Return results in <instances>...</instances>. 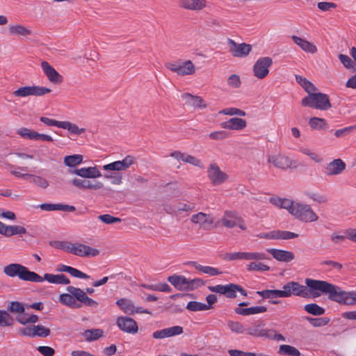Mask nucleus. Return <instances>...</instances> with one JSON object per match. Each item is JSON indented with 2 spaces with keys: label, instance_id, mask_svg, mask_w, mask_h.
<instances>
[{
  "label": "nucleus",
  "instance_id": "obj_60",
  "mask_svg": "<svg viewBox=\"0 0 356 356\" xmlns=\"http://www.w3.org/2000/svg\"><path fill=\"white\" fill-rule=\"evenodd\" d=\"M98 219L106 224H113L120 222L122 220L109 214H104L98 216Z\"/></svg>",
  "mask_w": 356,
  "mask_h": 356
},
{
  "label": "nucleus",
  "instance_id": "obj_9",
  "mask_svg": "<svg viewBox=\"0 0 356 356\" xmlns=\"http://www.w3.org/2000/svg\"><path fill=\"white\" fill-rule=\"evenodd\" d=\"M207 178L213 186H221L229 180V175L223 171L215 162L209 164L207 169Z\"/></svg>",
  "mask_w": 356,
  "mask_h": 356
},
{
  "label": "nucleus",
  "instance_id": "obj_8",
  "mask_svg": "<svg viewBox=\"0 0 356 356\" xmlns=\"http://www.w3.org/2000/svg\"><path fill=\"white\" fill-rule=\"evenodd\" d=\"M190 220L193 225L205 231L213 230L217 227L216 218L211 213L197 212L191 216Z\"/></svg>",
  "mask_w": 356,
  "mask_h": 356
},
{
  "label": "nucleus",
  "instance_id": "obj_27",
  "mask_svg": "<svg viewBox=\"0 0 356 356\" xmlns=\"http://www.w3.org/2000/svg\"><path fill=\"white\" fill-rule=\"evenodd\" d=\"M179 7L182 9L200 11L207 6L206 0H179Z\"/></svg>",
  "mask_w": 356,
  "mask_h": 356
},
{
  "label": "nucleus",
  "instance_id": "obj_61",
  "mask_svg": "<svg viewBox=\"0 0 356 356\" xmlns=\"http://www.w3.org/2000/svg\"><path fill=\"white\" fill-rule=\"evenodd\" d=\"M104 177L110 179L113 185H120L122 182V175L120 173H114L111 175H105Z\"/></svg>",
  "mask_w": 356,
  "mask_h": 356
},
{
  "label": "nucleus",
  "instance_id": "obj_49",
  "mask_svg": "<svg viewBox=\"0 0 356 356\" xmlns=\"http://www.w3.org/2000/svg\"><path fill=\"white\" fill-rule=\"evenodd\" d=\"M304 309L307 313L315 316L323 315L325 313V309L315 303L305 305Z\"/></svg>",
  "mask_w": 356,
  "mask_h": 356
},
{
  "label": "nucleus",
  "instance_id": "obj_63",
  "mask_svg": "<svg viewBox=\"0 0 356 356\" xmlns=\"http://www.w3.org/2000/svg\"><path fill=\"white\" fill-rule=\"evenodd\" d=\"M37 350L40 353H41L44 356H53L55 353L54 349L49 346H38L37 348Z\"/></svg>",
  "mask_w": 356,
  "mask_h": 356
},
{
  "label": "nucleus",
  "instance_id": "obj_40",
  "mask_svg": "<svg viewBox=\"0 0 356 356\" xmlns=\"http://www.w3.org/2000/svg\"><path fill=\"white\" fill-rule=\"evenodd\" d=\"M116 305L125 314L133 315L135 305L132 300L127 298H120L117 300Z\"/></svg>",
  "mask_w": 356,
  "mask_h": 356
},
{
  "label": "nucleus",
  "instance_id": "obj_6",
  "mask_svg": "<svg viewBox=\"0 0 356 356\" xmlns=\"http://www.w3.org/2000/svg\"><path fill=\"white\" fill-rule=\"evenodd\" d=\"M60 248L66 252L80 257H97L100 252L97 248L79 242H63L60 244Z\"/></svg>",
  "mask_w": 356,
  "mask_h": 356
},
{
  "label": "nucleus",
  "instance_id": "obj_32",
  "mask_svg": "<svg viewBox=\"0 0 356 356\" xmlns=\"http://www.w3.org/2000/svg\"><path fill=\"white\" fill-rule=\"evenodd\" d=\"M168 281L178 290H188V279L184 276L177 275L169 276Z\"/></svg>",
  "mask_w": 356,
  "mask_h": 356
},
{
  "label": "nucleus",
  "instance_id": "obj_23",
  "mask_svg": "<svg viewBox=\"0 0 356 356\" xmlns=\"http://www.w3.org/2000/svg\"><path fill=\"white\" fill-rule=\"evenodd\" d=\"M118 327L123 332L129 334H136L138 330L137 323L131 318L119 316L116 319Z\"/></svg>",
  "mask_w": 356,
  "mask_h": 356
},
{
  "label": "nucleus",
  "instance_id": "obj_17",
  "mask_svg": "<svg viewBox=\"0 0 356 356\" xmlns=\"http://www.w3.org/2000/svg\"><path fill=\"white\" fill-rule=\"evenodd\" d=\"M229 51L236 58L247 57L252 51V45L245 42L237 43L233 40H228Z\"/></svg>",
  "mask_w": 356,
  "mask_h": 356
},
{
  "label": "nucleus",
  "instance_id": "obj_25",
  "mask_svg": "<svg viewBox=\"0 0 356 356\" xmlns=\"http://www.w3.org/2000/svg\"><path fill=\"white\" fill-rule=\"evenodd\" d=\"M181 99L186 105L195 109H204L207 108V104L200 96L185 92L181 95Z\"/></svg>",
  "mask_w": 356,
  "mask_h": 356
},
{
  "label": "nucleus",
  "instance_id": "obj_12",
  "mask_svg": "<svg viewBox=\"0 0 356 356\" xmlns=\"http://www.w3.org/2000/svg\"><path fill=\"white\" fill-rule=\"evenodd\" d=\"M266 162L268 164L282 170H287L296 167V161L281 153L268 154L266 155Z\"/></svg>",
  "mask_w": 356,
  "mask_h": 356
},
{
  "label": "nucleus",
  "instance_id": "obj_24",
  "mask_svg": "<svg viewBox=\"0 0 356 356\" xmlns=\"http://www.w3.org/2000/svg\"><path fill=\"white\" fill-rule=\"evenodd\" d=\"M41 68L47 79L52 83L58 85L63 82V78L47 61L41 63Z\"/></svg>",
  "mask_w": 356,
  "mask_h": 356
},
{
  "label": "nucleus",
  "instance_id": "obj_13",
  "mask_svg": "<svg viewBox=\"0 0 356 356\" xmlns=\"http://www.w3.org/2000/svg\"><path fill=\"white\" fill-rule=\"evenodd\" d=\"M273 65V59L269 56L259 58L252 66L253 76L258 79H265L270 72V68Z\"/></svg>",
  "mask_w": 356,
  "mask_h": 356
},
{
  "label": "nucleus",
  "instance_id": "obj_5",
  "mask_svg": "<svg viewBox=\"0 0 356 356\" xmlns=\"http://www.w3.org/2000/svg\"><path fill=\"white\" fill-rule=\"evenodd\" d=\"M3 273L8 277L17 276L20 280L33 282H42L43 279L35 272L30 271L19 264H10L3 267Z\"/></svg>",
  "mask_w": 356,
  "mask_h": 356
},
{
  "label": "nucleus",
  "instance_id": "obj_51",
  "mask_svg": "<svg viewBox=\"0 0 356 356\" xmlns=\"http://www.w3.org/2000/svg\"><path fill=\"white\" fill-rule=\"evenodd\" d=\"M17 134L23 138L34 140L35 131L26 127H21L17 130Z\"/></svg>",
  "mask_w": 356,
  "mask_h": 356
},
{
  "label": "nucleus",
  "instance_id": "obj_33",
  "mask_svg": "<svg viewBox=\"0 0 356 356\" xmlns=\"http://www.w3.org/2000/svg\"><path fill=\"white\" fill-rule=\"evenodd\" d=\"M296 81L305 90L307 95L318 91L317 88L311 81L300 75H296Z\"/></svg>",
  "mask_w": 356,
  "mask_h": 356
},
{
  "label": "nucleus",
  "instance_id": "obj_57",
  "mask_svg": "<svg viewBox=\"0 0 356 356\" xmlns=\"http://www.w3.org/2000/svg\"><path fill=\"white\" fill-rule=\"evenodd\" d=\"M219 114L227 115H239L243 117L246 115L245 111L237 108H227L222 109L219 112Z\"/></svg>",
  "mask_w": 356,
  "mask_h": 356
},
{
  "label": "nucleus",
  "instance_id": "obj_11",
  "mask_svg": "<svg viewBox=\"0 0 356 356\" xmlns=\"http://www.w3.org/2000/svg\"><path fill=\"white\" fill-rule=\"evenodd\" d=\"M165 67L181 76L193 75L197 71L195 64L191 60H179L178 63H167Z\"/></svg>",
  "mask_w": 356,
  "mask_h": 356
},
{
  "label": "nucleus",
  "instance_id": "obj_2",
  "mask_svg": "<svg viewBox=\"0 0 356 356\" xmlns=\"http://www.w3.org/2000/svg\"><path fill=\"white\" fill-rule=\"evenodd\" d=\"M270 202L279 208L286 209L291 215L302 222L309 223L318 220V216L309 204L277 197H270Z\"/></svg>",
  "mask_w": 356,
  "mask_h": 356
},
{
  "label": "nucleus",
  "instance_id": "obj_4",
  "mask_svg": "<svg viewBox=\"0 0 356 356\" xmlns=\"http://www.w3.org/2000/svg\"><path fill=\"white\" fill-rule=\"evenodd\" d=\"M266 255L263 252H227L224 254V259L227 261L246 260V261H260L266 259ZM270 267L261 262L252 261L246 265V270L252 271H266Z\"/></svg>",
  "mask_w": 356,
  "mask_h": 356
},
{
  "label": "nucleus",
  "instance_id": "obj_38",
  "mask_svg": "<svg viewBox=\"0 0 356 356\" xmlns=\"http://www.w3.org/2000/svg\"><path fill=\"white\" fill-rule=\"evenodd\" d=\"M61 129H66L70 134L79 136L86 131L85 128H81L70 121H62Z\"/></svg>",
  "mask_w": 356,
  "mask_h": 356
},
{
  "label": "nucleus",
  "instance_id": "obj_43",
  "mask_svg": "<svg viewBox=\"0 0 356 356\" xmlns=\"http://www.w3.org/2000/svg\"><path fill=\"white\" fill-rule=\"evenodd\" d=\"M83 156L81 154H73L64 157V164L68 167H75L83 161Z\"/></svg>",
  "mask_w": 356,
  "mask_h": 356
},
{
  "label": "nucleus",
  "instance_id": "obj_26",
  "mask_svg": "<svg viewBox=\"0 0 356 356\" xmlns=\"http://www.w3.org/2000/svg\"><path fill=\"white\" fill-rule=\"evenodd\" d=\"M184 329L181 326L176 325L160 330L155 331L152 334V337L155 339H163L168 337L181 334Z\"/></svg>",
  "mask_w": 356,
  "mask_h": 356
},
{
  "label": "nucleus",
  "instance_id": "obj_7",
  "mask_svg": "<svg viewBox=\"0 0 356 356\" xmlns=\"http://www.w3.org/2000/svg\"><path fill=\"white\" fill-rule=\"evenodd\" d=\"M301 104L302 106H308L321 111H327L332 107L328 95L318 92L302 98Z\"/></svg>",
  "mask_w": 356,
  "mask_h": 356
},
{
  "label": "nucleus",
  "instance_id": "obj_30",
  "mask_svg": "<svg viewBox=\"0 0 356 356\" xmlns=\"http://www.w3.org/2000/svg\"><path fill=\"white\" fill-rule=\"evenodd\" d=\"M267 251L270 253L274 259L282 262H290L295 258V255L292 252L278 250V249H268Z\"/></svg>",
  "mask_w": 356,
  "mask_h": 356
},
{
  "label": "nucleus",
  "instance_id": "obj_1",
  "mask_svg": "<svg viewBox=\"0 0 356 356\" xmlns=\"http://www.w3.org/2000/svg\"><path fill=\"white\" fill-rule=\"evenodd\" d=\"M305 284L310 289V293L313 298H318L323 293L328 295L329 299L339 304L356 305V291H345L339 286L328 282L310 278L305 280Z\"/></svg>",
  "mask_w": 356,
  "mask_h": 356
},
{
  "label": "nucleus",
  "instance_id": "obj_10",
  "mask_svg": "<svg viewBox=\"0 0 356 356\" xmlns=\"http://www.w3.org/2000/svg\"><path fill=\"white\" fill-rule=\"evenodd\" d=\"M219 222L223 227L227 229H232L234 227H238L243 231H245L247 229L246 223L244 219L237 211L234 210L225 211Z\"/></svg>",
  "mask_w": 356,
  "mask_h": 356
},
{
  "label": "nucleus",
  "instance_id": "obj_64",
  "mask_svg": "<svg viewBox=\"0 0 356 356\" xmlns=\"http://www.w3.org/2000/svg\"><path fill=\"white\" fill-rule=\"evenodd\" d=\"M230 356H256V354L251 352H244L237 349H230L228 350Z\"/></svg>",
  "mask_w": 356,
  "mask_h": 356
},
{
  "label": "nucleus",
  "instance_id": "obj_41",
  "mask_svg": "<svg viewBox=\"0 0 356 356\" xmlns=\"http://www.w3.org/2000/svg\"><path fill=\"white\" fill-rule=\"evenodd\" d=\"M59 301L64 305L68 306L71 308H80L81 305L77 303L74 296L71 293H63L60 295Z\"/></svg>",
  "mask_w": 356,
  "mask_h": 356
},
{
  "label": "nucleus",
  "instance_id": "obj_62",
  "mask_svg": "<svg viewBox=\"0 0 356 356\" xmlns=\"http://www.w3.org/2000/svg\"><path fill=\"white\" fill-rule=\"evenodd\" d=\"M188 290H193L197 287H200V286L205 284L204 281L200 278H195V279H193V280L188 279Z\"/></svg>",
  "mask_w": 356,
  "mask_h": 356
},
{
  "label": "nucleus",
  "instance_id": "obj_37",
  "mask_svg": "<svg viewBox=\"0 0 356 356\" xmlns=\"http://www.w3.org/2000/svg\"><path fill=\"white\" fill-rule=\"evenodd\" d=\"M40 209L45 211H74L75 207L62 204H42L40 206Z\"/></svg>",
  "mask_w": 356,
  "mask_h": 356
},
{
  "label": "nucleus",
  "instance_id": "obj_55",
  "mask_svg": "<svg viewBox=\"0 0 356 356\" xmlns=\"http://www.w3.org/2000/svg\"><path fill=\"white\" fill-rule=\"evenodd\" d=\"M227 326L232 332L237 334H243L245 331L243 325L238 321H229L227 323Z\"/></svg>",
  "mask_w": 356,
  "mask_h": 356
},
{
  "label": "nucleus",
  "instance_id": "obj_35",
  "mask_svg": "<svg viewBox=\"0 0 356 356\" xmlns=\"http://www.w3.org/2000/svg\"><path fill=\"white\" fill-rule=\"evenodd\" d=\"M44 280L49 282L52 284H70V280L64 275H54L46 273L44 275V277H42Z\"/></svg>",
  "mask_w": 356,
  "mask_h": 356
},
{
  "label": "nucleus",
  "instance_id": "obj_58",
  "mask_svg": "<svg viewBox=\"0 0 356 356\" xmlns=\"http://www.w3.org/2000/svg\"><path fill=\"white\" fill-rule=\"evenodd\" d=\"M298 236V234L289 231H276V239H291Z\"/></svg>",
  "mask_w": 356,
  "mask_h": 356
},
{
  "label": "nucleus",
  "instance_id": "obj_45",
  "mask_svg": "<svg viewBox=\"0 0 356 356\" xmlns=\"http://www.w3.org/2000/svg\"><path fill=\"white\" fill-rule=\"evenodd\" d=\"M309 125L313 129L322 130L327 127L326 121L320 118L313 117L309 120Z\"/></svg>",
  "mask_w": 356,
  "mask_h": 356
},
{
  "label": "nucleus",
  "instance_id": "obj_15",
  "mask_svg": "<svg viewBox=\"0 0 356 356\" xmlns=\"http://www.w3.org/2000/svg\"><path fill=\"white\" fill-rule=\"evenodd\" d=\"M307 285H302L297 282L291 281L286 283L283 286L286 298L291 297V296H302L304 298L312 296L310 291L309 292L307 289Z\"/></svg>",
  "mask_w": 356,
  "mask_h": 356
},
{
  "label": "nucleus",
  "instance_id": "obj_52",
  "mask_svg": "<svg viewBox=\"0 0 356 356\" xmlns=\"http://www.w3.org/2000/svg\"><path fill=\"white\" fill-rule=\"evenodd\" d=\"M8 309L13 314H21L24 312V307L22 303L17 301L10 302L8 305Z\"/></svg>",
  "mask_w": 356,
  "mask_h": 356
},
{
  "label": "nucleus",
  "instance_id": "obj_59",
  "mask_svg": "<svg viewBox=\"0 0 356 356\" xmlns=\"http://www.w3.org/2000/svg\"><path fill=\"white\" fill-rule=\"evenodd\" d=\"M346 238H347L346 234L341 235L339 232H333L330 235V240L333 245H339L342 244Z\"/></svg>",
  "mask_w": 356,
  "mask_h": 356
},
{
  "label": "nucleus",
  "instance_id": "obj_48",
  "mask_svg": "<svg viewBox=\"0 0 356 356\" xmlns=\"http://www.w3.org/2000/svg\"><path fill=\"white\" fill-rule=\"evenodd\" d=\"M242 81L238 74H232L227 79V85L232 89H238L241 88Z\"/></svg>",
  "mask_w": 356,
  "mask_h": 356
},
{
  "label": "nucleus",
  "instance_id": "obj_16",
  "mask_svg": "<svg viewBox=\"0 0 356 356\" xmlns=\"http://www.w3.org/2000/svg\"><path fill=\"white\" fill-rule=\"evenodd\" d=\"M10 174L18 178L23 179H30L31 183L42 189H46L49 186V181L43 177L39 175L26 172L23 173L17 170H12L10 171Z\"/></svg>",
  "mask_w": 356,
  "mask_h": 356
},
{
  "label": "nucleus",
  "instance_id": "obj_19",
  "mask_svg": "<svg viewBox=\"0 0 356 356\" xmlns=\"http://www.w3.org/2000/svg\"><path fill=\"white\" fill-rule=\"evenodd\" d=\"M19 333L29 337H47L50 334V330L42 325H31L19 329Z\"/></svg>",
  "mask_w": 356,
  "mask_h": 356
},
{
  "label": "nucleus",
  "instance_id": "obj_39",
  "mask_svg": "<svg viewBox=\"0 0 356 356\" xmlns=\"http://www.w3.org/2000/svg\"><path fill=\"white\" fill-rule=\"evenodd\" d=\"M81 335L86 341L90 342L102 337L104 335V331L99 328L86 330L81 333Z\"/></svg>",
  "mask_w": 356,
  "mask_h": 356
},
{
  "label": "nucleus",
  "instance_id": "obj_42",
  "mask_svg": "<svg viewBox=\"0 0 356 356\" xmlns=\"http://www.w3.org/2000/svg\"><path fill=\"white\" fill-rule=\"evenodd\" d=\"M191 264L196 270H199L200 272L208 274L211 276H216L222 274V272L219 269L214 267L202 266L195 261L192 262Z\"/></svg>",
  "mask_w": 356,
  "mask_h": 356
},
{
  "label": "nucleus",
  "instance_id": "obj_50",
  "mask_svg": "<svg viewBox=\"0 0 356 356\" xmlns=\"http://www.w3.org/2000/svg\"><path fill=\"white\" fill-rule=\"evenodd\" d=\"M339 59L346 68L356 72V63L348 56L340 54Z\"/></svg>",
  "mask_w": 356,
  "mask_h": 356
},
{
  "label": "nucleus",
  "instance_id": "obj_31",
  "mask_svg": "<svg viewBox=\"0 0 356 356\" xmlns=\"http://www.w3.org/2000/svg\"><path fill=\"white\" fill-rule=\"evenodd\" d=\"M220 125L223 129L240 131L247 126V122L242 118H232L227 121L222 122Z\"/></svg>",
  "mask_w": 356,
  "mask_h": 356
},
{
  "label": "nucleus",
  "instance_id": "obj_20",
  "mask_svg": "<svg viewBox=\"0 0 356 356\" xmlns=\"http://www.w3.org/2000/svg\"><path fill=\"white\" fill-rule=\"evenodd\" d=\"M8 32L10 36L22 39H28L33 33L31 28L19 23L10 24L8 26Z\"/></svg>",
  "mask_w": 356,
  "mask_h": 356
},
{
  "label": "nucleus",
  "instance_id": "obj_44",
  "mask_svg": "<svg viewBox=\"0 0 356 356\" xmlns=\"http://www.w3.org/2000/svg\"><path fill=\"white\" fill-rule=\"evenodd\" d=\"M195 206L189 202H178L174 206L173 212L180 213L181 212H190L193 210Z\"/></svg>",
  "mask_w": 356,
  "mask_h": 356
},
{
  "label": "nucleus",
  "instance_id": "obj_53",
  "mask_svg": "<svg viewBox=\"0 0 356 356\" xmlns=\"http://www.w3.org/2000/svg\"><path fill=\"white\" fill-rule=\"evenodd\" d=\"M13 324V318L6 311L0 310V326H11Z\"/></svg>",
  "mask_w": 356,
  "mask_h": 356
},
{
  "label": "nucleus",
  "instance_id": "obj_21",
  "mask_svg": "<svg viewBox=\"0 0 356 356\" xmlns=\"http://www.w3.org/2000/svg\"><path fill=\"white\" fill-rule=\"evenodd\" d=\"M170 156L177 160H181L183 162L190 164L198 169H203L204 167V163L200 159L186 153H183L179 151H174L170 153Z\"/></svg>",
  "mask_w": 356,
  "mask_h": 356
},
{
  "label": "nucleus",
  "instance_id": "obj_29",
  "mask_svg": "<svg viewBox=\"0 0 356 356\" xmlns=\"http://www.w3.org/2000/svg\"><path fill=\"white\" fill-rule=\"evenodd\" d=\"M291 39L296 45H298L302 51L307 53L314 54H316L318 51V49L314 44L304 38L296 35H293L291 36Z\"/></svg>",
  "mask_w": 356,
  "mask_h": 356
},
{
  "label": "nucleus",
  "instance_id": "obj_56",
  "mask_svg": "<svg viewBox=\"0 0 356 356\" xmlns=\"http://www.w3.org/2000/svg\"><path fill=\"white\" fill-rule=\"evenodd\" d=\"M300 151L303 154L308 156L311 160L314 161L316 163H321L322 161V159L318 156V154L313 152L312 149L309 148L302 147Z\"/></svg>",
  "mask_w": 356,
  "mask_h": 356
},
{
  "label": "nucleus",
  "instance_id": "obj_54",
  "mask_svg": "<svg viewBox=\"0 0 356 356\" xmlns=\"http://www.w3.org/2000/svg\"><path fill=\"white\" fill-rule=\"evenodd\" d=\"M280 353L293 355V356H300V351L296 348L295 347L291 346L289 345H281L280 346Z\"/></svg>",
  "mask_w": 356,
  "mask_h": 356
},
{
  "label": "nucleus",
  "instance_id": "obj_14",
  "mask_svg": "<svg viewBox=\"0 0 356 356\" xmlns=\"http://www.w3.org/2000/svg\"><path fill=\"white\" fill-rule=\"evenodd\" d=\"M51 89L38 86H26L18 88L12 95L15 97H27L29 96H43L51 92Z\"/></svg>",
  "mask_w": 356,
  "mask_h": 356
},
{
  "label": "nucleus",
  "instance_id": "obj_3",
  "mask_svg": "<svg viewBox=\"0 0 356 356\" xmlns=\"http://www.w3.org/2000/svg\"><path fill=\"white\" fill-rule=\"evenodd\" d=\"M70 172L83 178H74L71 181L72 184L79 189L98 191L104 187V184L102 181L90 180L102 177L101 172L96 166L76 168Z\"/></svg>",
  "mask_w": 356,
  "mask_h": 356
},
{
  "label": "nucleus",
  "instance_id": "obj_36",
  "mask_svg": "<svg viewBox=\"0 0 356 356\" xmlns=\"http://www.w3.org/2000/svg\"><path fill=\"white\" fill-rule=\"evenodd\" d=\"M236 292L241 293L243 296H246V291L239 285L235 284H229L225 285L224 295L229 298L236 297Z\"/></svg>",
  "mask_w": 356,
  "mask_h": 356
},
{
  "label": "nucleus",
  "instance_id": "obj_18",
  "mask_svg": "<svg viewBox=\"0 0 356 356\" xmlns=\"http://www.w3.org/2000/svg\"><path fill=\"white\" fill-rule=\"evenodd\" d=\"M135 163L136 159L129 155L122 161H117L104 165L102 168L106 171H124Z\"/></svg>",
  "mask_w": 356,
  "mask_h": 356
},
{
  "label": "nucleus",
  "instance_id": "obj_28",
  "mask_svg": "<svg viewBox=\"0 0 356 356\" xmlns=\"http://www.w3.org/2000/svg\"><path fill=\"white\" fill-rule=\"evenodd\" d=\"M346 168L345 163L340 159H334L329 163L325 169L327 176H334L341 174Z\"/></svg>",
  "mask_w": 356,
  "mask_h": 356
},
{
  "label": "nucleus",
  "instance_id": "obj_46",
  "mask_svg": "<svg viewBox=\"0 0 356 356\" xmlns=\"http://www.w3.org/2000/svg\"><path fill=\"white\" fill-rule=\"evenodd\" d=\"M186 308L192 312H200V311H206L210 309V306L207 305L205 303L197 302V301H190L186 306Z\"/></svg>",
  "mask_w": 356,
  "mask_h": 356
},
{
  "label": "nucleus",
  "instance_id": "obj_47",
  "mask_svg": "<svg viewBox=\"0 0 356 356\" xmlns=\"http://www.w3.org/2000/svg\"><path fill=\"white\" fill-rule=\"evenodd\" d=\"M26 232V229L19 225H6V236H11L13 235H22Z\"/></svg>",
  "mask_w": 356,
  "mask_h": 356
},
{
  "label": "nucleus",
  "instance_id": "obj_34",
  "mask_svg": "<svg viewBox=\"0 0 356 356\" xmlns=\"http://www.w3.org/2000/svg\"><path fill=\"white\" fill-rule=\"evenodd\" d=\"M267 311V308L264 306H255V307H251L249 308H240V307H236L234 309V312L237 314H240L242 316H249V315H253L257 314L259 313H264Z\"/></svg>",
  "mask_w": 356,
  "mask_h": 356
},
{
  "label": "nucleus",
  "instance_id": "obj_22",
  "mask_svg": "<svg viewBox=\"0 0 356 356\" xmlns=\"http://www.w3.org/2000/svg\"><path fill=\"white\" fill-rule=\"evenodd\" d=\"M67 291L68 293H71L78 301L84 303L86 305L93 307H96L98 305L97 302L89 298L86 295V292L79 288L69 286L67 287Z\"/></svg>",
  "mask_w": 356,
  "mask_h": 356
}]
</instances>
